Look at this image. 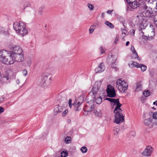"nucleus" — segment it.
Segmentation results:
<instances>
[{
	"instance_id": "1",
	"label": "nucleus",
	"mask_w": 157,
	"mask_h": 157,
	"mask_svg": "<svg viewBox=\"0 0 157 157\" xmlns=\"http://www.w3.org/2000/svg\"><path fill=\"white\" fill-rule=\"evenodd\" d=\"M10 52L3 50L0 51V61L8 65L13 64L15 61L21 62L24 60V52L11 56Z\"/></svg>"
},
{
	"instance_id": "2",
	"label": "nucleus",
	"mask_w": 157,
	"mask_h": 157,
	"mask_svg": "<svg viewBox=\"0 0 157 157\" xmlns=\"http://www.w3.org/2000/svg\"><path fill=\"white\" fill-rule=\"evenodd\" d=\"M13 28L16 33L22 36L26 34L27 30L25 28L24 23L22 21L15 22L13 24Z\"/></svg>"
},
{
	"instance_id": "3",
	"label": "nucleus",
	"mask_w": 157,
	"mask_h": 157,
	"mask_svg": "<svg viewBox=\"0 0 157 157\" xmlns=\"http://www.w3.org/2000/svg\"><path fill=\"white\" fill-rule=\"evenodd\" d=\"M143 15L146 17H153L154 24L157 26V7L155 8L154 10L152 8H149L144 12Z\"/></svg>"
},
{
	"instance_id": "4",
	"label": "nucleus",
	"mask_w": 157,
	"mask_h": 157,
	"mask_svg": "<svg viewBox=\"0 0 157 157\" xmlns=\"http://www.w3.org/2000/svg\"><path fill=\"white\" fill-rule=\"evenodd\" d=\"M116 87L120 92L124 93L127 90L128 86L124 80L119 79L117 82Z\"/></svg>"
},
{
	"instance_id": "5",
	"label": "nucleus",
	"mask_w": 157,
	"mask_h": 157,
	"mask_svg": "<svg viewBox=\"0 0 157 157\" xmlns=\"http://www.w3.org/2000/svg\"><path fill=\"white\" fill-rule=\"evenodd\" d=\"M123 110H117L115 112L113 111L115 113L114 122L117 124L122 122L124 121V116L122 114Z\"/></svg>"
},
{
	"instance_id": "6",
	"label": "nucleus",
	"mask_w": 157,
	"mask_h": 157,
	"mask_svg": "<svg viewBox=\"0 0 157 157\" xmlns=\"http://www.w3.org/2000/svg\"><path fill=\"white\" fill-rule=\"evenodd\" d=\"M10 49L12 51V52H10L11 56L17 54H19L20 53V54L23 52L22 48L20 46L18 45H15L12 46Z\"/></svg>"
},
{
	"instance_id": "7",
	"label": "nucleus",
	"mask_w": 157,
	"mask_h": 157,
	"mask_svg": "<svg viewBox=\"0 0 157 157\" xmlns=\"http://www.w3.org/2000/svg\"><path fill=\"white\" fill-rule=\"evenodd\" d=\"M91 101H90L87 102V104L86 105L84 109L83 114L85 116L89 114L93 109L94 107L93 104L91 105L89 104V102Z\"/></svg>"
},
{
	"instance_id": "8",
	"label": "nucleus",
	"mask_w": 157,
	"mask_h": 157,
	"mask_svg": "<svg viewBox=\"0 0 157 157\" xmlns=\"http://www.w3.org/2000/svg\"><path fill=\"white\" fill-rule=\"evenodd\" d=\"M106 91L108 96L109 97L113 98L115 97L116 95L114 87L110 85L108 86Z\"/></svg>"
},
{
	"instance_id": "9",
	"label": "nucleus",
	"mask_w": 157,
	"mask_h": 157,
	"mask_svg": "<svg viewBox=\"0 0 157 157\" xmlns=\"http://www.w3.org/2000/svg\"><path fill=\"white\" fill-rule=\"evenodd\" d=\"M153 151V148L150 146H148L142 153V154L144 156H150Z\"/></svg>"
},
{
	"instance_id": "10",
	"label": "nucleus",
	"mask_w": 157,
	"mask_h": 157,
	"mask_svg": "<svg viewBox=\"0 0 157 157\" xmlns=\"http://www.w3.org/2000/svg\"><path fill=\"white\" fill-rule=\"evenodd\" d=\"M112 105H113V106L114 105H116V106L114 110V111H117V110H121V109L120 107L122 105V104H121L119 101V99H114L113 101V102Z\"/></svg>"
},
{
	"instance_id": "11",
	"label": "nucleus",
	"mask_w": 157,
	"mask_h": 157,
	"mask_svg": "<svg viewBox=\"0 0 157 157\" xmlns=\"http://www.w3.org/2000/svg\"><path fill=\"white\" fill-rule=\"evenodd\" d=\"M42 78L44 81L46 82L47 85H49L51 82V76L48 73H46L43 75Z\"/></svg>"
},
{
	"instance_id": "12",
	"label": "nucleus",
	"mask_w": 157,
	"mask_h": 157,
	"mask_svg": "<svg viewBox=\"0 0 157 157\" xmlns=\"http://www.w3.org/2000/svg\"><path fill=\"white\" fill-rule=\"evenodd\" d=\"M99 89L96 88L94 86L92 89V92H90L88 95L87 97V98L88 100H90V98L93 94V97L95 98H96V95H97V93Z\"/></svg>"
},
{
	"instance_id": "13",
	"label": "nucleus",
	"mask_w": 157,
	"mask_h": 157,
	"mask_svg": "<svg viewBox=\"0 0 157 157\" xmlns=\"http://www.w3.org/2000/svg\"><path fill=\"white\" fill-rule=\"evenodd\" d=\"M140 0H131L129 3L130 6L133 9H135L140 6Z\"/></svg>"
},
{
	"instance_id": "14",
	"label": "nucleus",
	"mask_w": 157,
	"mask_h": 157,
	"mask_svg": "<svg viewBox=\"0 0 157 157\" xmlns=\"http://www.w3.org/2000/svg\"><path fill=\"white\" fill-rule=\"evenodd\" d=\"M65 109L64 106H60L57 105L54 109V114L56 115L59 113L62 112Z\"/></svg>"
},
{
	"instance_id": "15",
	"label": "nucleus",
	"mask_w": 157,
	"mask_h": 157,
	"mask_svg": "<svg viewBox=\"0 0 157 157\" xmlns=\"http://www.w3.org/2000/svg\"><path fill=\"white\" fill-rule=\"evenodd\" d=\"M105 69L104 63H101L98 66V67L95 69V71L96 73L101 72L103 71Z\"/></svg>"
},
{
	"instance_id": "16",
	"label": "nucleus",
	"mask_w": 157,
	"mask_h": 157,
	"mask_svg": "<svg viewBox=\"0 0 157 157\" xmlns=\"http://www.w3.org/2000/svg\"><path fill=\"white\" fill-rule=\"evenodd\" d=\"M141 33H143V36H144L143 38L146 39L148 40H151L154 37L155 35V32L154 31H152L151 33L148 35V36H144V32L141 31Z\"/></svg>"
},
{
	"instance_id": "17",
	"label": "nucleus",
	"mask_w": 157,
	"mask_h": 157,
	"mask_svg": "<svg viewBox=\"0 0 157 157\" xmlns=\"http://www.w3.org/2000/svg\"><path fill=\"white\" fill-rule=\"evenodd\" d=\"M92 99H90V101H91V102H93L95 101L96 103L98 104H101L102 101V98L101 97H99L97 95H96V98H94L93 97V96L92 97Z\"/></svg>"
},
{
	"instance_id": "18",
	"label": "nucleus",
	"mask_w": 157,
	"mask_h": 157,
	"mask_svg": "<svg viewBox=\"0 0 157 157\" xmlns=\"http://www.w3.org/2000/svg\"><path fill=\"white\" fill-rule=\"evenodd\" d=\"M146 2V1H145V0H140V6L139 7L143 10H146L147 8V5Z\"/></svg>"
},
{
	"instance_id": "19",
	"label": "nucleus",
	"mask_w": 157,
	"mask_h": 157,
	"mask_svg": "<svg viewBox=\"0 0 157 157\" xmlns=\"http://www.w3.org/2000/svg\"><path fill=\"white\" fill-rule=\"evenodd\" d=\"M142 82L141 81H140L136 83L135 91L138 92L141 90L142 86L141 83Z\"/></svg>"
},
{
	"instance_id": "20",
	"label": "nucleus",
	"mask_w": 157,
	"mask_h": 157,
	"mask_svg": "<svg viewBox=\"0 0 157 157\" xmlns=\"http://www.w3.org/2000/svg\"><path fill=\"white\" fill-rule=\"evenodd\" d=\"M31 4L28 2H25L24 5L21 7L22 9L25 11H28V8H29L30 9H31L30 8Z\"/></svg>"
},
{
	"instance_id": "21",
	"label": "nucleus",
	"mask_w": 157,
	"mask_h": 157,
	"mask_svg": "<svg viewBox=\"0 0 157 157\" xmlns=\"http://www.w3.org/2000/svg\"><path fill=\"white\" fill-rule=\"evenodd\" d=\"M135 18L137 24H140L141 23L142 21L144 19L142 16L140 14L137 15Z\"/></svg>"
},
{
	"instance_id": "22",
	"label": "nucleus",
	"mask_w": 157,
	"mask_h": 157,
	"mask_svg": "<svg viewBox=\"0 0 157 157\" xmlns=\"http://www.w3.org/2000/svg\"><path fill=\"white\" fill-rule=\"evenodd\" d=\"M77 103V100H75L72 105H73L74 106L75 110L76 111H79L81 109V105L78 104Z\"/></svg>"
},
{
	"instance_id": "23",
	"label": "nucleus",
	"mask_w": 157,
	"mask_h": 157,
	"mask_svg": "<svg viewBox=\"0 0 157 157\" xmlns=\"http://www.w3.org/2000/svg\"><path fill=\"white\" fill-rule=\"evenodd\" d=\"M152 121V118H151L145 119L144 121V124L146 126H149L151 124Z\"/></svg>"
},
{
	"instance_id": "24",
	"label": "nucleus",
	"mask_w": 157,
	"mask_h": 157,
	"mask_svg": "<svg viewBox=\"0 0 157 157\" xmlns=\"http://www.w3.org/2000/svg\"><path fill=\"white\" fill-rule=\"evenodd\" d=\"M38 83L39 84L43 87H45L46 85H47V84H46V82L45 81H44L43 79V78L42 77L39 80Z\"/></svg>"
},
{
	"instance_id": "25",
	"label": "nucleus",
	"mask_w": 157,
	"mask_h": 157,
	"mask_svg": "<svg viewBox=\"0 0 157 157\" xmlns=\"http://www.w3.org/2000/svg\"><path fill=\"white\" fill-rule=\"evenodd\" d=\"M38 83L39 84L43 87H45L46 85H47V84H46V82L45 81H44L43 79V78L42 77L39 80Z\"/></svg>"
},
{
	"instance_id": "26",
	"label": "nucleus",
	"mask_w": 157,
	"mask_h": 157,
	"mask_svg": "<svg viewBox=\"0 0 157 157\" xmlns=\"http://www.w3.org/2000/svg\"><path fill=\"white\" fill-rule=\"evenodd\" d=\"M60 101L61 105H66L67 104V99L66 96H63V100L59 101Z\"/></svg>"
},
{
	"instance_id": "27",
	"label": "nucleus",
	"mask_w": 157,
	"mask_h": 157,
	"mask_svg": "<svg viewBox=\"0 0 157 157\" xmlns=\"http://www.w3.org/2000/svg\"><path fill=\"white\" fill-rule=\"evenodd\" d=\"M77 100V104L79 105H81L83 102L84 100V98L83 96H81L78 98Z\"/></svg>"
},
{
	"instance_id": "28",
	"label": "nucleus",
	"mask_w": 157,
	"mask_h": 157,
	"mask_svg": "<svg viewBox=\"0 0 157 157\" xmlns=\"http://www.w3.org/2000/svg\"><path fill=\"white\" fill-rule=\"evenodd\" d=\"M93 111L94 114L97 117H100L102 115L101 111L100 110H97L96 109H94Z\"/></svg>"
},
{
	"instance_id": "29",
	"label": "nucleus",
	"mask_w": 157,
	"mask_h": 157,
	"mask_svg": "<svg viewBox=\"0 0 157 157\" xmlns=\"http://www.w3.org/2000/svg\"><path fill=\"white\" fill-rule=\"evenodd\" d=\"M116 59V58L115 57V59L114 60V61L113 63H112L111 64V67L112 68H114L115 69V70L117 71L118 69L117 68V62H116L115 60Z\"/></svg>"
},
{
	"instance_id": "30",
	"label": "nucleus",
	"mask_w": 157,
	"mask_h": 157,
	"mask_svg": "<svg viewBox=\"0 0 157 157\" xmlns=\"http://www.w3.org/2000/svg\"><path fill=\"white\" fill-rule=\"evenodd\" d=\"M101 81H97L95 83L94 86L99 89L101 84Z\"/></svg>"
},
{
	"instance_id": "31",
	"label": "nucleus",
	"mask_w": 157,
	"mask_h": 157,
	"mask_svg": "<svg viewBox=\"0 0 157 157\" xmlns=\"http://www.w3.org/2000/svg\"><path fill=\"white\" fill-rule=\"evenodd\" d=\"M139 68H141V71H146L147 69V67L142 64H139Z\"/></svg>"
},
{
	"instance_id": "32",
	"label": "nucleus",
	"mask_w": 157,
	"mask_h": 157,
	"mask_svg": "<svg viewBox=\"0 0 157 157\" xmlns=\"http://www.w3.org/2000/svg\"><path fill=\"white\" fill-rule=\"evenodd\" d=\"M26 61L27 63L26 66L29 67L31 65L32 63L31 59L29 58H27L26 59Z\"/></svg>"
},
{
	"instance_id": "33",
	"label": "nucleus",
	"mask_w": 157,
	"mask_h": 157,
	"mask_svg": "<svg viewBox=\"0 0 157 157\" xmlns=\"http://www.w3.org/2000/svg\"><path fill=\"white\" fill-rule=\"evenodd\" d=\"M68 155V153L66 151H63L61 153V156L57 157H67Z\"/></svg>"
},
{
	"instance_id": "34",
	"label": "nucleus",
	"mask_w": 157,
	"mask_h": 157,
	"mask_svg": "<svg viewBox=\"0 0 157 157\" xmlns=\"http://www.w3.org/2000/svg\"><path fill=\"white\" fill-rule=\"evenodd\" d=\"M105 24L111 28H114L113 25L108 21H105Z\"/></svg>"
},
{
	"instance_id": "35",
	"label": "nucleus",
	"mask_w": 157,
	"mask_h": 157,
	"mask_svg": "<svg viewBox=\"0 0 157 157\" xmlns=\"http://www.w3.org/2000/svg\"><path fill=\"white\" fill-rule=\"evenodd\" d=\"M96 25H93L90 26L89 29V33L90 34L92 33L95 29Z\"/></svg>"
},
{
	"instance_id": "36",
	"label": "nucleus",
	"mask_w": 157,
	"mask_h": 157,
	"mask_svg": "<svg viewBox=\"0 0 157 157\" xmlns=\"http://www.w3.org/2000/svg\"><path fill=\"white\" fill-rule=\"evenodd\" d=\"M139 64H140L137 63L136 62H133L131 64V66L132 67H135L136 68H139Z\"/></svg>"
},
{
	"instance_id": "37",
	"label": "nucleus",
	"mask_w": 157,
	"mask_h": 157,
	"mask_svg": "<svg viewBox=\"0 0 157 157\" xmlns=\"http://www.w3.org/2000/svg\"><path fill=\"white\" fill-rule=\"evenodd\" d=\"M145 1L147 2L148 3L156 4V7H157V1L156 0H145Z\"/></svg>"
},
{
	"instance_id": "38",
	"label": "nucleus",
	"mask_w": 157,
	"mask_h": 157,
	"mask_svg": "<svg viewBox=\"0 0 157 157\" xmlns=\"http://www.w3.org/2000/svg\"><path fill=\"white\" fill-rule=\"evenodd\" d=\"M71 138L70 136L66 137L65 140V142L66 144H69L71 143Z\"/></svg>"
},
{
	"instance_id": "39",
	"label": "nucleus",
	"mask_w": 157,
	"mask_h": 157,
	"mask_svg": "<svg viewBox=\"0 0 157 157\" xmlns=\"http://www.w3.org/2000/svg\"><path fill=\"white\" fill-rule=\"evenodd\" d=\"M87 148L85 146H83L81 147L80 150L82 153H85L87 151Z\"/></svg>"
},
{
	"instance_id": "40",
	"label": "nucleus",
	"mask_w": 157,
	"mask_h": 157,
	"mask_svg": "<svg viewBox=\"0 0 157 157\" xmlns=\"http://www.w3.org/2000/svg\"><path fill=\"white\" fill-rule=\"evenodd\" d=\"M150 92L148 90L144 91L143 93V94L145 97H148L150 95Z\"/></svg>"
},
{
	"instance_id": "41",
	"label": "nucleus",
	"mask_w": 157,
	"mask_h": 157,
	"mask_svg": "<svg viewBox=\"0 0 157 157\" xmlns=\"http://www.w3.org/2000/svg\"><path fill=\"white\" fill-rule=\"evenodd\" d=\"M113 131L114 134L117 136L118 135V132L120 131V130L118 128H116L113 129Z\"/></svg>"
},
{
	"instance_id": "42",
	"label": "nucleus",
	"mask_w": 157,
	"mask_h": 157,
	"mask_svg": "<svg viewBox=\"0 0 157 157\" xmlns=\"http://www.w3.org/2000/svg\"><path fill=\"white\" fill-rule=\"evenodd\" d=\"M87 6L90 10H93L94 9V6L91 4L88 3L87 4Z\"/></svg>"
},
{
	"instance_id": "43",
	"label": "nucleus",
	"mask_w": 157,
	"mask_h": 157,
	"mask_svg": "<svg viewBox=\"0 0 157 157\" xmlns=\"http://www.w3.org/2000/svg\"><path fill=\"white\" fill-rule=\"evenodd\" d=\"M152 117L153 119H157V112H155L153 113Z\"/></svg>"
},
{
	"instance_id": "44",
	"label": "nucleus",
	"mask_w": 157,
	"mask_h": 157,
	"mask_svg": "<svg viewBox=\"0 0 157 157\" xmlns=\"http://www.w3.org/2000/svg\"><path fill=\"white\" fill-rule=\"evenodd\" d=\"M66 96V95L64 94L59 96L58 98H59V101H60L61 100H63V96Z\"/></svg>"
},
{
	"instance_id": "45",
	"label": "nucleus",
	"mask_w": 157,
	"mask_h": 157,
	"mask_svg": "<svg viewBox=\"0 0 157 157\" xmlns=\"http://www.w3.org/2000/svg\"><path fill=\"white\" fill-rule=\"evenodd\" d=\"M105 99L106 100H108V101H109L111 102L112 103L114 100V99L107 98H106Z\"/></svg>"
},
{
	"instance_id": "46",
	"label": "nucleus",
	"mask_w": 157,
	"mask_h": 157,
	"mask_svg": "<svg viewBox=\"0 0 157 157\" xmlns=\"http://www.w3.org/2000/svg\"><path fill=\"white\" fill-rule=\"evenodd\" d=\"M22 73L24 76H26L27 74V71L26 69L22 71Z\"/></svg>"
},
{
	"instance_id": "47",
	"label": "nucleus",
	"mask_w": 157,
	"mask_h": 157,
	"mask_svg": "<svg viewBox=\"0 0 157 157\" xmlns=\"http://www.w3.org/2000/svg\"><path fill=\"white\" fill-rule=\"evenodd\" d=\"M100 52L101 53V54L103 53H105V52L102 46L100 47Z\"/></svg>"
},
{
	"instance_id": "48",
	"label": "nucleus",
	"mask_w": 157,
	"mask_h": 157,
	"mask_svg": "<svg viewBox=\"0 0 157 157\" xmlns=\"http://www.w3.org/2000/svg\"><path fill=\"white\" fill-rule=\"evenodd\" d=\"M119 38V35H118V34L116 36L115 41L114 42L115 44L117 43V42Z\"/></svg>"
},
{
	"instance_id": "49",
	"label": "nucleus",
	"mask_w": 157,
	"mask_h": 157,
	"mask_svg": "<svg viewBox=\"0 0 157 157\" xmlns=\"http://www.w3.org/2000/svg\"><path fill=\"white\" fill-rule=\"evenodd\" d=\"M71 102H72L71 99H69V101H68V104H69V106L70 108H71V106H72Z\"/></svg>"
},
{
	"instance_id": "50",
	"label": "nucleus",
	"mask_w": 157,
	"mask_h": 157,
	"mask_svg": "<svg viewBox=\"0 0 157 157\" xmlns=\"http://www.w3.org/2000/svg\"><path fill=\"white\" fill-rule=\"evenodd\" d=\"M68 110L67 109L65 110L62 113V115L63 116H65L66 113L68 112Z\"/></svg>"
},
{
	"instance_id": "51",
	"label": "nucleus",
	"mask_w": 157,
	"mask_h": 157,
	"mask_svg": "<svg viewBox=\"0 0 157 157\" xmlns=\"http://www.w3.org/2000/svg\"><path fill=\"white\" fill-rule=\"evenodd\" d=\"M131 50L133 52V53L134 52H136L134 48V47L133 45H132L131 48Z\"/></svg>"
},
{
	"instance_id": "52",
	"label": "nucleus",
	"mask_w": 157,
	"mask_h": 157,
	"mask_svg": "<svg viewBox=\"0 0 157 157\" xmlns=\"http://www.w3.org/2000/svg\"><path fill=\"white\" fill-rule=\"evenodd\" d=\"M138 56L137 53L136 52H134L133 53V57L134 58H136Z\"/></svg>"
},
{
	"instance_id": "53",
	"label": "nucleus",
	"mask_w": 157,
	"mask_h": 157,
	"mask_svg": "<svg viewBox=\"0 0 157 157\" xmlns=\"http://www.w3.org/2000/svg\"><path fill=\"white\" fill-rule=\"evenodd\" d=\"M4 109L1 107H0V114L3 112Z\"/></svg>"
},
{
	"instance_id": "54",
	"label": "nucleus",
	"mask_w": 157,
	"mask_h": 157,
	"mask_svg": "<svg viewBox=\"0 0 157 157\" xmlns=\"http://www.w3.org/2000/svg\"><path fill=\"white\" fill-rule=\"evenodd\" d=\"M130 32L131 33H132L133 35L134 34L135 31L134 30V29H131L130 30Z\"/></svg>"
},
{
	"instance_id": "55",
	"label": "nucleus",
	"mask_w": 157,
	"mask_h": 157,
	"mask_svg": "<svg viewBox=\"0 0 157 157\" xmlns=\"http://www.w3.org/2000/svg\"><path fill=\"white\" fill-rule=\"evenodd\" d=\"M113 11V10H108L107 11V13L108 14H110Z\"/></svg>"
},
{
	"instance_id": "56",
	"label": "nucleus",
	"mask_w": 157,
	"mask_h": 157,
	"mask_svg": "<svg viewBox=\"0 0 157 157\" xmlns=\"http://www.w3.org/2000/svg\"><path fill=\"white\" fill-rule=\"evenodd\" d=\"M119 20L121 21V22H123L124 21V19L123 17H120Z\"/></svg>"
},
{
	"instance_id": "57",
	"label": "nucleus",
	"mask_w": 157,
	"mask_h": 157,
	"mask_svg": "<svg viewBox=\"0 0 157 157\" xmlns=\"http://www.w3.org/2000/svg\"><path fill=\"white\" fill-rule=\"evenodd\" d=\"M114 56L113 55H111V57L109 58V60H113V57H114Z\"/></svg>"
},
{
	"instance_id": "58",
	"label": "nucleus",
	"mask_w": 157,
	"mask_h": 157,
	"mask_svg": "<svg viewBox=\"0 0 157 157\" xmlns=\"http://www.w3.org/2000/svg\"><path fill=\"white\" fill-rule=\"evenodd\" d=\"M16 82L17 84H19L20 83V82L19 79H17L16 81Z\"/></svg>"
},
{
	"instance_id": "59",
	"label": "nucleus",
	"mask_w": 157,
	"mask_h": 157,
	"mask_svg": "<svg viewBox=\"0 0 157 157\" xmlns=\"http://www.w3.org/2000/svg\"><path fill=\"white\" fill-rule=\"evenodd\" d=\"M129 44V42L128 41L126 42V46H128Z\"/></svg>"
},
{
	"instance_id": "60",
	"label": "nucleus",
	"mask_w": 157,
	"mask_h": 157,
	"mask_svg": "<svg viewBox=\"0 0 157 157\" xmlns=\"http://www.w3.org/2000/svg\"><path fill=\"white\" fill-rule=\"evenodd\" d=\"M4 98H1L0 99V103H1V102H2L3 101V100Z\"/></svg>"
},
{
	"instance_id": "61",
	"label": "nucleus",
	"mask_w": 157,
	"mask_h": 157,
	"mask_svg": "<svg viewBox=\"0 0 157 157\" xmlns=\"http://www.w3.org/2000/svg\"><path fill=\"white\" fill-rule=\"evenodd\" d=\"M128 3H129L131 1V0H125Z\"/></svg>"
},
{
	"instance_id": "62",
	"label": "nucleus",
	"mask_w": 157,
	"mask_h": 157,
	"mask_svg": "<svg viewBox=\"0 0 157 157\" xmlns=\"http://www.w3.org/2000/svg\"><path fill=\"white\" fill-rule=\"evenodd\" d=\"M153 104L157 105V101H155L154 102H153Z\"/></svg>"
},
{
	"instance_id": "63",
	"label": "nucleus",
	"mask_w": 157,
	"mask_h": 157,
	"mask_svg": "<svg viewBox=\"0 0 157 157\" xmlns=\"http://www.w3.org/2000/svg\"><path fill=\"white\" fill-rule=\"evenodd\" d=\"M136 58H137V59L138 60H140V58L138 57V56L136 57Z\"/></svg>"
},
{
	"instance_id": "64",
	"label": "nucleus",
	"mask_w": 157,
	"mask_h": 157,
	"mask_svg": "<svg viewBox=\"0 0 157 157\" xmlns=\"http://www.w3.org/2000/svg\"><path fill=\"white\" fill-rule=\"evenodd\" d=\"M101 16H102L103 17H104V13H102V14H101Z\"/></svg>"
}]
</instances>
